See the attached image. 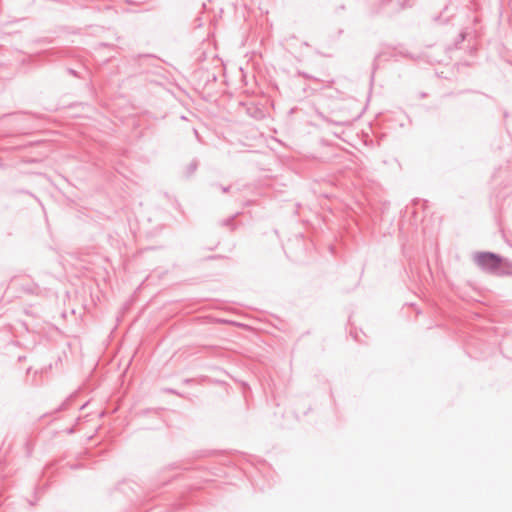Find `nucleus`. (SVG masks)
I'll use <instances>...</instances> for the list:
<instances>
[{"instance_id": "1", "label": "nucleus", "mask_w": 512, "mask_h": 512, "mask_svg": "<svg viewBox=\"0 0 512 512\" xmlns=\"http://www.w3.org/2000/svg\"><path fill=\"white\" fill-rule=\"evenodd\" d=\"M474 261L485 270L495 271L500 267L501 258L493 253L479 252L474 255Z\"/></svg>"}]
</instances>
